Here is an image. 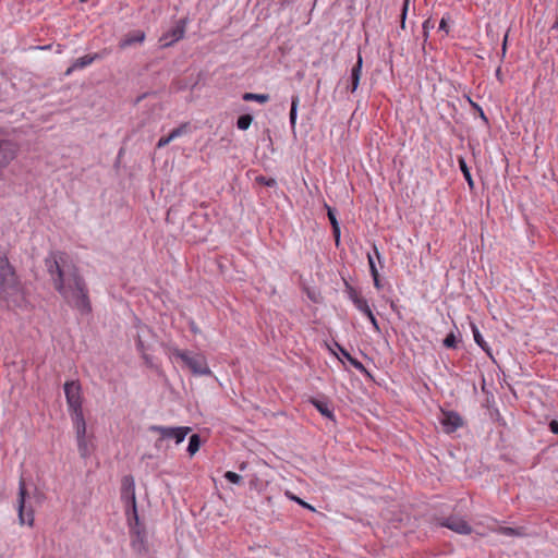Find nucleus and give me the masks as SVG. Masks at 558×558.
I'll list each match as a JSON object with an SVG mask.
<instances>
[{"instance_id": "obj_1", "label": "nucleus", "mask_w": 558, "mask_h": 558, "mask_svg": "<svg viewBox=\"0 0 558 558\" xmlns=\"http://www.w3.org/2000/svg\"><path fill=\"white\" fill-rule=\"evenodd\" d=\"M45 265L53 288L64 301L82 313H89L92 306L85 280L70 257L65 253L53 252L45 259Z\"/></svg>"}, {"instance_id": "obj_2", "label": "nucleus", "mask_w": 558, "mask_h": 558, "mask_svg": "<svg viewBox=\"0 0 558 558\" xmlns=\"http://www.w3.org/2000/svg\"><path fill=\"white\" fill-rule=\"evenodd\" d=\"M20 294V284L8 258L0 257V300L15 302Z\"/></svg>"}, {"instance_id": "obj_3", "label": "nucleus", "mask_w": 558, "mask_h": 558, "mask_svg": "<svg viewBox=\"0 0 558 558\" xmlns=\"http://www.w3.org/2000/svg\"><path fill=\"white\" fill-rule=\"evenodd\" d=\"M171 354L181 359L186 366L197 375H208L210 374V369L208 368L205 359L199 355H190L187 352L182 351L178 348L171 349Z\"/></svg>"}, {"instance_id": "obj_4", "label": "nucleus", "mask_w": 558, "mask_h": 558, "mask_svg": "<svg viewBox=\"0 0 558 558\" xmlns=\"http://www.w3.org/2000/svg\"><path fill=\"white\" fill-rule=\"evenodd\" d=\"M149 430L153 433H158L160 435L159 439L156 442V445L158 446L159 442H162L163 440L167 439H173L175 444H181L186 437V435L191 432V428L185 426L166 427L159 425H151L149 427Z\"/></svg>"}, {"instance_id": "obj_5", "label": "nucleus", "mask_w": 558, "mask_h": 558, "mask_svg": "<svg viewBox=\"0 0 558 558\" xmlns=\"http://www.w3.org/2000/svg\"><path fill=\"white\" fill-rule=\"evenodd\" d=\"M66 403L72 414L82 412V388L78 381H66L64 384Z\"/></svg>"}, {"instance_id": "obj_6", "label": "nucleus", "mask_w": 558, "mask_h": 558, "mask_svg": "<svg viewBox=\"0 0 558 558\" xmlns=\"http://www.w3.org/2000/svg\"><path fill=\"white\" fill-rule=\"evenodd\" d=\"M186 28V20H179L175 25L166 32L159 39L162 47H170L184 37Z\"/></svg>"}, {"instance_id": "obj_7", "label": "nucleus", "mask_w": 558, "mask_h": 558, "mask_svg": "<svg viewBox=\"0 0 558 558\" xmlns=\"http://www.w3.org/2000/svg\"><path fill=\"white\" fill-rule=\"evenodd\" d=\"M121 500L126 508L136 506L135 482L132 475H125L121 480Z\"/></svg>"}, {"instance_id": "obj_8", "label": "nucleus", "mask_w": 558, "mask_h": 558, "mask_svg": "<svg viewBox=\"0 0 558 558\" xmlns=\"http://www.w3.org/2000/svg\"><path fill=\"white\" fill-rule=\"evenodd\" d=\"M27 495L25 482L23 478L20 480L19 483V521L21 524H28L32 526L34 524V514L33 511L25 513V498Z\"/></svg>"}, {"instance_id": "obj_9", "label": "nucleus", "mask_w": 558, "mask_h": 558, "mask_svg": "<svg viewBox=\"0 0 558 558\" xmlns=\"http://www.w3.org/2000/svg\"><path fill=\"white\" fill-rule=\"evenodd\" d=\"M438 524L450 529L459 534H470L472 529L469 523L460 517L451 515L445 519H438Z\"/></svg>"}, {"instance_id": "obj_10", "label": "nucleus", "mask_w": 558, "mask_h": 558, "mask_svg": "<svg viewBox=\"0 0 558 558\" xmlns=\"http://www.w3.org/2000/svg\"><path fill=\"white\" fill-rule=\"evenodd\" d=\"M17 147L10 141L0 140V171L16 157Z\"/></svg>"}, {"instance_id": "obj_11", "label": "nucleus", "mask_w": 558, "mask_h": 558, "mask_svg": "<svg viewBox=\"0 0 558 558\" xmlns=\"http://www.w3.org/2000/svg\"><path fill=\"white\" fill-rule=\"evenodd\" d=\"M440 423L447 433H452L462 425V420L460 415L454 412H442Z\"/></svg>"}, {"instance_id": "obj_12", "label": "nucleus", "mask_w": 558, "mask_h": 558, "mask_svg": "<svg viewBox=\"0 0 558 558\" xmlns=\"http://www.w3.org/2000/svg\"><path fill=\"white\" fill-rule=\"evenodd\" d=\"M145 39V33L143 31H135L125 35L119 43L120 49H125L134 44H141Z\"/></svg>"}, {"instance_id": "obj_13", "label": "nucleus", "mask_w": 558, "mask_h": 558, "mask_svg": "<svg viewBox=\"0 0 558 558\" xmlns=\"http://www.w3.org/2000/svg\"><path fill=\"white\" fill-rule=\"evenodd\" d=\"M99 58H100L99 53L86 54L84 57H81L73 62V64L66 70L65 74L69 75L72 71H74L76 69H83V68L92 64L95 60H97Z\"/></svg>"}, {"instance_id": "obj_14", "label": "nucleus", "mask_w": 558, "mask_h": 558, "mask_svg": "<svg viewBox=\"0 0 558 558\" xmlns=\"http://www.w3.org/2000/svg\"><path fill=\"white\" fill-rule=\"evenodd\" d=\"M363 58L361 53H357V60L355 65L351 70V92H355L359 87L361 73H362Z\"/></svg>"}, {"instance_id": "obj_15", "label": "nucleus", "mask_w": 558, "mask_h": 558, "mask_svg": "<svg viewBox=\"0 0 558 558\" xmlns=\"http://www.w3.org/2000/svg\"><path fill=\"white\" fill-rule=\"evenodd\" d=\"M72 418L75 425L77 439H84L86 435V423L83 411L72 414Z\"/></svg>"}, {"instance_id": "obj_16", "label": "nucleus", "mask_w": 558, "mask_h": 558, "mask_svg": "<svg viewBox=\"0 0 558 558\" xmlns=\"http://www.w3.org/2000/svg\"><path fill=\"white\" fill-rule=\"evenodd\" d=\"M311 403L317 409V411L325 417L333 420V411L329 407V403L324 400L311 399Z\"/></svg>"}, {"instance_id": "obj_17", "label": "nucleus", "mask_w": 558, "mask_h": 558, "mask_svg": "<svg viewBox=\"0 0 558 558\" xmlns=\"http://www.w3.org/2000/svg\"><path fill=\"white\" fill-rule=\"evenodd\" d=\"M126 515H128V520H129L131 530L133 532H135L137 535H140V531L137 530V526L140 524L137 506H132V507L126 508Z\"/></svg>"}, {"instance_id": "obj_18", "label": "nucleus", "mask_w": 558, "mask_h": 558, "mask_svg": "<svg viewBox=\"0 0 558 558\" xmlns=\"http://www.w3.org/2000/svg\"><path fill=\"white\" fill-rule=\"evenodd\" d=\"M351 300L359 311L364 313L366 316L371 315L372 310L364 298L359 296L355 292H353L351 293Z\"/></svg>"}, {"instance_id": "obj_19", "label": "nucleus", "mask_w": 558, "mask_h": 558, "mask_svg": "<svg viewBox=\"0 0 558 558\" xmlns=\"http://www.w3.org/2000/svg\"><path fill=\"white\" fill-rule=\"evenodd\" d=\"M269 95L268 94H254V93H245L243 95V100L245 101H258L260 104H265L269 100Z\"/></svg>"}, {"instance_id": "obj_20", "label": "nucleus", "mask_w": 558, "mask_h": 558, "mask_svg": "<svg viewBox=\"0 0 558 558\" xmlns=\"http://www.w3.org/2000/svg\"><path fill=\"white\" fill-rule=\"evenodd\" d=\"M199 447H201V438L197 434H193L190 437V441H189V446H187V451H189L190 456H194L199 450Z\"/></svg>"}, {"instance_id": "obj_21", "label": "nucleus", "mask_w": 558, "mask_h": 558, "mask_svg": "<svg viewBox=\"0 0 558 558\" xmlns=\"http://www.w3.org/2000/svg\"><path fill=\"white\" fill-rule=\"evenodd\" d=\"M490 532H497L499 534L507 535V536H514V535L520 534L515 529L502 527V526L498 525L497 523L495 525L490 524Z\"/></svg>"}, {"instance_id": "obj_22", "label": "nucleus", "mask_w": 558, "mask_h": 558, "mask_svg": "<svg viewBox=\"0 0 558 558\" xmlns=\"http://www.w3.org/2000/svg\"><path fill=\"white\" fill-rule=\"evenodd\" d=\"M190 131V123L189 122H184L182 123L180 126L173 129L171 132H170V138L173 141L175 140L177 137L181 136V135H184L186 134L187 132Z\"/></svg>"}, {"instance_id": "obj_23", "label": "nucleus", "mask_w": 558, "mask_h": 558, "mask_svg": "<svg viewBox=\"0 0 558 558\" xmlns=\"http://www.w3.org/2000/svg\"><path fill=\"white\" fill-rule=\"evenodd\" d=\"M299 97L293 96L291 101V109H290V123L291 126L294 128L296 123V114H298V106H299Z\"/></svg>"}, {"instance_id": "obj_24", "label": "nucleus", "mask_w": 558, "mask_h": 558, "mask_svg": "<svg viewBox=\"0 0 558 558\" xmlns=\"http://www.w3.org/2000/svg\"><path fill=\"white\" fill-rule=\"evenodd\" d=\"M252 121H253V117L251 114H243V116L239 117V119L236 121V126L243 131L247 130L250 128V125L252 124Z\"/></svg>"}, {"instance_id": "obj_25", "label": "nucleus", "mask_w": 558, "mask_h": 558, "mask_svg": "<svg viewBox=\"0 0 558 558\" xmlns=\"http://www.w3.org/2000/svg\"><path fill=\"white\" fill-rule=\"evenodd\" d=\"M343 356H345V359L350 362V364L352 366H354L356 369H359L360 372H363V373H366V368L364 367V365L357 361L356 359L352 357L347 351L344 350H341Z\"/></svg>"}, {"instance_id": "obj_26", "label": "nucleus", "mask_w": 558, "mask_h": 558, "mask_svg": "<svg viewBox=\"0 0 558 558\" xmlns=\"http://www.w3.org/2000/svg\"><path fill=\"white\" fill-rule=\"evenodd\" d=\"M473 333H474V339L476 341V343L485 351L488 353V347H487V343L485 342L483 336L480 333V331L473 326Z\"/></svg>"}, {"instance_id": "obj_27", "label": "nucleus", "mask_w": 558, "mask_h": 558, "mask_svg": "<svg viewBox=\"0 0 558 558\" xmlns=\"http://www.w3.org/2000/svg\"><path fill=\"white\" fill-rule=\"evenodd\" d=\"M287 496L291 499V500H294L295 502H298L300 506H302L303 508H306L311 511H315V508L313 506H311L310 504L305 502L304 500H302L301 498H299L298 496H294L292 495L291 493H287Z\"/></svg>"}, {"instance_id": "obj_28", "label": "nucleus", "mask_w": 558, "mask_h": 558, "mask_svg": "<svg viewBox=\"0 0 558 558\" xmlns=\"http://www.w3.org/2000/svg\"><path fill=\"white\" fill-rule=\"evenodd\" d=\"M460 167H461V170H462V172L464 174V178L469 182V185L471 187H473V181H472L469 168H468V166H466V163H465V161L463 159H460Z\"/></svg>"}, {"instance_id": "obj_29", "label": "nucleus", "mask_w": 558, "mask_h": 558, "mask_svg": "<svg viewBox=\"0 0 558 558\" xmlns=\"http://www.w3.org/2000/svg\"><path fill=\"white\" fill-rule=\"evenodd\" d=\"M256 182L266 186H275L277 184L274 178H266L263 175L257 177Z\"/></svg>"}, {"instance_id": "obj_30", "label": "nucleus", "mask_w": 558, "mask_h": 558, "mask_svg": "<svg viewBox=\"0 0 558 558\" xmlns=\"http://www.w3.org/2000/svg\"><path fill=\"white\" fill-rule=\"evenodd\" d=\"M225 477H226L229 482H231V483H233V484H239V483H241V481H242V477H241L239 474H236V473H234V472H232V471H228V472H226V473H225Z\"/></svg>"}, {"instance_id": "obj_31", "label": "nucleus", "mask_w": 558, "mask_h": 558, "mask_svg": "<svg viewBox=\"0 0 558 558\" xmlns=\"http://www.w3.org/2000/svg\"><path fill=\"white\" fill-rule=\"evenodd\" d=\"M77 446H78V451H80L81 456L86 457L88 454V449H87V444H86L85 438L77 439Z\"/></svg>"}, {"instance_id": "obj_32", "label": "nucleus", "mask_w": 558, "mask_h": 558, "mask_svg": "<svg viewBox=\"0 0 558 558\" xmlns=\"http://www.w3.org/2000/svg\"><path fill=\"white\" fill-rule=\"evenodd\" d=\"M444 345L446 348H454L456 347V336L451 332L444 339Z\"/></svg>"}, {"instance_id": "obj_33", "label": "nucleus", "mask_w": 558, "mask_h": 558, "mask_svg": "<svg viewBox=\"0 0 558 558\" xmlns=\"http://www.w3.org/2000/svg\"><path fill=\"white\" fill-rule=\"evenodd\" d=\"M325 207L327 209V215L331 226H333V223H339L335 214V209L328 206L327 204H325Z\"/></svg>"}, {"instance_id": "obj_34", "label": "nucleus", "mask_w": 558, "mask_h": 558, "mask_svg": "<svg viewBox=\"0 0 558 558\" xmlns=\"http://www.w3.org/2000/svg\"><path fill=\"white\" fill-rule=\"evenodd\" d=\"M435 27V22L432 19H427L423 23L424 36L427 37L428 32Z\"/></svg>"}, {"instance_id": "obj_35", "label": "nucleus", "mask_w": 558, "mask_h": 558, "mask_svg": "<svg viewBox=\"0 0 558 558\" xmlns=\"http://www.w3.org/2000/svg\"><path fill=\"white\" fill-rule=\"evenodd\" d=\"M410 0H404L403 8H402V14H401V27L404 28L405 24V16L409 9Z\"/></svg>"}, {"instance_id": "obj_36", "label": "nucleus", "mask_w": 558, "mask_h": 558, "mask_svg": "<svg viewBox=\"0 0 558 558\" xmlns=\"http://www.w3.org/2000/svg\"><path fill=\"white\" fill-rule=\"evenodd\" d=\"M332 227V232H333V235H335V239H336V245H339V242H340V226L339 223H333Z\"/></svg>"}, {"instance_id": "obj_37", "label": "nucleus", "mask_w": 558, "mask_h": 558, "mask_svg": "<svg viewBox=\"0 0 558 558\" xmlns=\"http://www.w3.org/2000/svg\"><path fill=\"white\" fill-rule=\"evenodd\" d=\"M170 142H172V140L170 138V135L168 136H163V137H160L158 143H157V147L158 148H161V147H165L167 146Z\"/></svg>"}, {"instance_id": "obj_38", "label": "nucleus", "mask_w": 558, "mask_h": 558, "mask_svg": "<svg viewBox=\"0 0 558 558\" xmlns=\"http://www.w3.org/2000/svg\"><path fill=\"white\" fill-rule=\"evenodd\" d=\"M367 258H368V264H369V269H371L372 276L379 275L378 270L375 266L373 257L368 254Z\"/></svg>"}, {"instance_id": "obj_39", "label": "nucleus", "mask_w": 558, "mask_h": 558, "mask_svg": "<svg viewBox=\"0 0 558 558\" xmlns=\"http://www.w3.org/2000/svg\"><path fill=\"white\" fill-rule=\"evenodd\" d=\"M549 430H550L553 434L558 435V421H556V420H551V421L549 422Z\"/></svg>"}, {"instance_id": "obj_40", "label": "nucleus", "mask_w": 558, "mask_h": 558, "mask_svg": "<svg viewBox=\"0 0 558 558\" xmlns=\"http://www.w3.org/2000/svg\"><path fill=\"white\" fill-rule=\"evenodd\" d=\"M439 29L444 31L446 34L449 32V26H448L447 21H446L445 17H442L440 23H439Z\"/></svg>"}, {"instance_id": "obj_41", "label": "nucleus", "mask_w": 558, "mask_h": 558, "mask_svg": "<svg viewBox=\"0 0 558 558\" xmlns=\"http://www.w3.org/2000/svg\"><path fill=\"white\" fill-rule=\"evenodd\" d=\"M368 319L371 320V324L374 326V328L379 331V326H378V323H377V319L376 317L374 316L373 312L371 313V315H367Z\"/></svg>"}, {"instance_id": "obj_42", "label": "nucleus", "mask_w": 558, "mask_h": 558, "mask_svg": "<svg viewBox=\"0 0 558 558\" xmlns=\"http://www.w3.org/2000/svg\"><path fill=\"white\" fill-rule=\"evenodd\" d=\"M373 279H374V286H375L377 289H380L379 275H375V276H373Z\"/></svg>"}, {"instance_id": "obj_43", "label": "nucleus", "mask_w": 558, "mask_h": 558, "mask_svg": "<svg viewBox=\"0 0 558 558\" xmlns=\"http://www.w3.org/2000/svg\"><path fill=\"white\" fill-rule=\"evenodd\" d=\"M474 107H476L480 111V114H481V118L484 120V121H487V118L484 113V110L482 108H478L476 105H474Z\"/></svg>"}, {"instance_id": "obj_44", "label": "nucleus", "mask_w": 558, "mask_h": 558, "mask_svg": "<svg viewBox=\"0 0 558 558\" xmlns=\"http://www.w3.org/2000/svg\"><path fill=\"white\" fill-rule=\"evenodd\" d=\"M496 76H497V78H498L500 82H502V80H501V70H500V68H498V69L496 70Z\"/></svg>"}, {"instance_id": "obj_45", "label": "nucleus", "mask_w": 558, "mask_h": 558, "mask_svg": "<svg viewBox=\"0 0 558 558\" xmlns=\"http://www.w3.org/2000/svg\"><path fill=\"white\" fill-rule=\"evenodd\" d=\"M374 251H375V254H376L377 258L379 259V258H380V255H379V252H378V250H377V247H376V246H374Z\"/></svg>"}, {"instance_id": "obj_46", "label": "nucleus", "mask_w": 558, "mask_h": 558, "mask_svg": "<svg viewBox=\"0 0 558 558\" xmlns=\"http://www.w3.org/2000/svg\"><path fill=\"white\" fill-rule=\"evenodd\" d=\"M485 386H486V383H485V379L483 378L482 380V390L485 391Z\"/></svg>"}, {"instance_id": "obj_47", "label": "nucleus", "mask_w": 558, "mask_h": 558, "mask_svg": "<svg viewBox=\"0 0 558 558\" xmlns=\"http://www.w3.org/2000/svg\"><path fill=\"white\" fill-rule=\"evenodd\" d=\"M506 43H507V36H505V39H504V50L506 49Z\"/></svg>"}, {"instance_id": "obj_48", "label": "nucleus", "mask_w": 558, "mask_h": 558, "mask_svg": "<svg viewBox=\"0 0 558 558\" xmlns=\"http://www.w3.org/2000/svg\"><path fill=\"white\" fill-rule=\"evenodd\" d=\"M244 468H245V463H242V464L240 465V470H243Z\"/></svg>"}, {"instance_id": "obj_49", "label": "nucleus", "mask_w": 558, "mask_h": 558, "mask_svg": "<svg viewBox=\"0 0 558 558\" xmlns=\"http://www.w3.org/2000/svg\"><path fill=\"white\" fill-rule=\"evenodd\" d=\"M490 361L495 362L493 354L489 355Z\"/></svg>"}]
</instances>
